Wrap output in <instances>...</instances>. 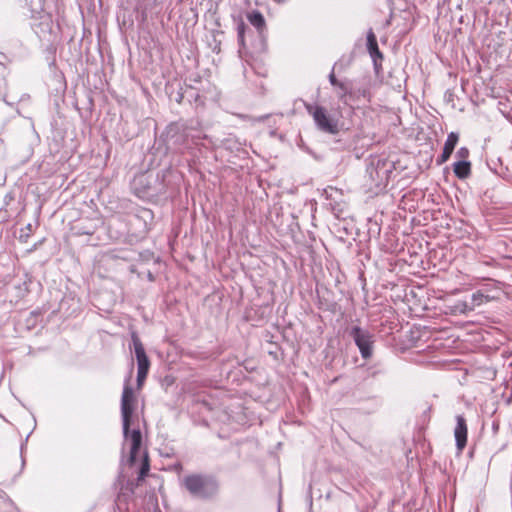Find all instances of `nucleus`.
Wrapping results in <instances>:
<instances>
[{
	"mask_svg": "<svg viewBox=\"0 0 512 512\" xmlns=\"http://www.w3.org/2000/svg\"><path fill=\"white\" fill-rule=\"evenodd\" d=\"M134 392L132 387L126 381L122 397H121V416H122V424H123V434L126 440L130 441V456L129 462L130 464H135L137 461V457L140 453L142 435L140 430H132L129 433L130 421L134 410Z\"/></svg>",
	"mask_w": 512,
	"mask_h": 512,
	"instance_id": "nucleus-1",
	"label": "nucleus"
},
{
	"mask_svg": "<svg viewBox=\"0 0 512 512\" xmlns=\"http://www.w3.org/2000/svg\"><path fill=\"white\" fill-rule=\"evenodd\" d=\"M184 485L195 497L209 498L216 494L218 484L215 480L198 475H190L184 478Z\"/></svg>",
	"mask_w": 512,
	"mask_h": 512,
	"instance_id": "nucleus-2",
	"label": "nucleus"
},
{
	"mask_svg": "<svg viewBox=\"0 0 512 512\" xmlns=\"http://www.w3.org/2000/svg\"><path fill=\"white\" fill-rule=\"evenodd\" d=\"M308 113L313 117L319 130L329 133H338V121L332 118L327 110L319 105H307Z\"/></svg>",
	"mask_w": 512,
	"mask_h": 512,
	"instance_id": "nucleus-3",
	"label": "nucleus"
},
{
	"mask_svg": "<svg viewBox=\"0 0 512 512\" xmlns=\"http://www.w3.org/2000/svg\"><path fill=\"white\" fill-rule=\"evenodd\" d=\"M367 173L370 181L368 184L369 190L374 189L380 191L387 186L391 170L387 167L385 162L378 161L376 165H370L367 168Z\"/></svg>",
	"mask_w": 512,
	"mask_h": 512,
	"instance_id": "nucleus-4",
	"label": "nucleus"
},
{
	"mask_svg": "<svg viewBox=\"0 0 512 512\" xmlns=\"http://www.w3.org/2000/svg\"><path fill=\"white\" fill-rule=\"evenodd\" d=\"M350 335L359 348L361 356L364 359L370 358L373 351V335L368 330H364L358 326L351 329Z\"/></svg>",
	"mask_w": 512,
	"mask_h": 512,
	"instance_id": "nucleus-5",
	"label": "nucleus"
},
{
	"mask_svg": "<svg viewBox=\"0 0 512 512\" xmlns=\"http://www.w3.org/2000/svg\"><path fill=\"white\" fill-rule=\"evenodd\" d=\"M131 338L137 359L138 370L148 372L150 367V361L146 355L144 346L135 332L131 334Z\"/></svg>",
	"mask_w": 512,
	"mask_h": 512,
	"instance_id": "nucleus-6",
	"label": "nucleus"
},
{
	"mask_svg": "<svg viewBox=\"0 0 512 512\" xmlns=\"http://www.w3.org/2000/svg\"><path fill=\"white\" fill-rule=\"evenodd\" d=\"M467 424L466 420L462 415L456 416V426L454 428V437L456 441V447L459 453L463 451L467 444Z\"/></svg>",
	"mask_w": 512,
	"mask_h": 512,
	"instance_id": "nucleus-7",
	"label": "nucleus"
},
{
	"mask_svg": "<svg viewBox=\"0 0 512 512\" xmlns=\"http://www.w3.org/2000/svg\"><path fill=\"white\" fill-rule=\"evenodd\" d=\"M337 89V96L339 100L346 105L350 104L351 98L357 96L356 93H354V88L351 80H341Z\"/></svg>",
	"mask_w": 512,
	"mask_h": 512,
	"instance_id": "nucleus-8",
	"label": "nucleus"
},
{
	"mask_svg": "<svg viewBox=\"0 0 512 512\" xmlns=\"http://www.w3.org/2000/svg\"><path fill=\"white\" fill-rule=\"evenodd\" d=\"M458 140L459 136L457 133L451 132L448 134L444 144L443 152L439 159L437 160L438 164H443L450 158L455 146L458 143Z\"/></svg>",
	"mask_w": 512,
	"mask_h": 512,
	"instance_id": "nucleus-9",
	"label": "nucleus"
},
{
	"mask_svg": "<svg viewBox=\"0 0 512 512\" xmlns=\"http://www.w3.org/2000/svg\"><path fill=\"white\" fill-rule=\"evenodd\" d=\"M247 20L249 23L254 26L260 34L263 33V31L266 28V22L264 19V16L257 10H254L252 12H249L247 14Z\"/></svg>",
	"mask_w": 512,
	"mask_h": 512,
	"instance_id": "nucleus-10",
	"label": "nucleus"
},
{
	"mask_svg": "<svg viewBox=\"0 0 512 512\" xmlns=\"http://www.w3.org/2000/svg\"><path fill=\"white\" fill-rule=\"evenodd\" d=\"M367 47L373 59L376 57L382 58V54L379 51L377 39L372 29L367 33Z\"/></svg>",
	"mask_w": 512,
	"mask_h": 512,
	"instance_id": "nucleus-11",
	"label": "nucleus"
},
{
	"mask_svg": "<svg viewBox=\"0 0 512 512\" xmlns=\"http://www.w3.org/2000/svg\"><path fill=\"white\" fill-rule=\"evenodd\" d=\"M470 167H471V165H470L469 161L461 160V161L454 163L453 170H454L455 175L458 178L464 179L469 176L470 171H471Z\"/></svg>",
	"mask_w": 512,
	"mask_h": 512,
	"instance_id": "nucleus-12",
	"label": "nucleus"
},
{
	"mask_svg": "<svg viewBox=\"0 0 512 512\" xmlns=\"http://www.w3.org/2000/svg\"><path fill=\"white\" fill-rule=\"evenodd\" d=\"M451 313L453 314H467L473 311V306L466 301H457L453 306L450 307Z\"/></svg>",
	"mask_w": 512,
	"mask_h": 512,
	"instance_id": "nucleus-13",
	"label": "nucleus"
},
{
	"mask_svg": "<svg viewBox=\"0 0 512 512\" xmlns=\"http://www.w3.org/2000/svg\"><path fill=\"white\" fill-rule=\"evenodd\" d=\"M490 300V297L488 295L483 294L481 291H477L472 294L471 296V303L470 305L473 306V310L484 304L487 303Z\"/></svg>",
	"mask_w": 512,
	"mask_h": 512,
	"instance_id": "nucleus-14",
	"label": "nucleus"
},
{
	"mask_svg": "<svg viewBox=\"0 0 512 512\" xmlns=\"http://www.w3.org/2000/svg\"><path fill=\"white\" fill-rule=\"evenodd\" d=\"M141 462H142V464H141V468L139 471L138 481L143 480L145 478V476L148 474L149 469H150L148 453L146 451H143V453L141 454Z\"/></svg>",
	"mask_w": 512,
	"mask_h": 512,
	"instance_id": "nucleus-15",
	"label": "nucleus"
},
{
	"mask_svg": "<svg viewBox=\"0 0 512 512\" xmlns=\"http://www.w3.org/2000/svg\"><path fill=\"white\" fill-rule=\"evenodd\" d=\"M354 93H356L357 96L351 98V102L358 101L361 98L367 99V100L370 99V92H369L368 88L363 87V88L354 89Z\"/></svg>",
	"mask_w": 512,
	"mask_h": 512,
	"instance_id": "nucleus-16",
	"label": "nucleus"
},
{
	"mask_svg": "<svg viewBox=\"0 0 512 512\" xmlns=\"http://www.w3.org/2000/svg\"><path fill=\"white\" fill-rule=\"evenodd\" d=\"M245 23L241 20L237 25L238 41L241 46H244Z\"/></svg>",
	"mask_w": 512,
	"mask_h": 512,
	"instance_id": "nucleus-17",
	"label": "nucleus"
},
{
	"mask_svg": "<svg viewBox=\"0 0 512 512\" xmlns=\"http://www.w3.org/2000/svg\"><path fill=\"white\" fill-rule=\"evenodd\" d=\"M31 233H32V224L29 223L26 225L25 229H22L21 234H20V240L26 242L27 239L30 237Z\"/></svg>",
	"mask_w": 512,
	"mask_h": 512,
	"instance_id": "nucleus-18",
	"label": "nucleus"
},
{
	"mask_svg": "<svg viewBox=\"0 0 512 512\" xmlns=\"http://www.w3.org/2000/svg\"><path fill=\"white\" fill-rule=\"evenodd\" d=\"M147 374L148 372L146 371H137V385H138V388H141L146 377H147Z\"/></svg>",
	"mask_w": 512,
	"mask_h": 512,
	"instance_id": "nucleus-19",
	"label": "nucleus"
},
{
	"mask_svg": "<svg viewBox=\"0 0 512 512\" xmlns=\"http://www.w3.org/2000/svg\"><path fill=\"white\" fill-rule=\"evenodd\" d=\"M329 82H330V84H331L333 87L337 88V87H338V85H339V83L341 82V80H338V79L336 78V76H335L334 72H331V73H330V75H329Z\"/></svg>",
	"mask_w": 512,
	"mask_h": 512,
	"instance_id": "nucleus-20",
	"label": "nucleus"
},
{
	"mask_svg": "<svg viewBox=\"0 0 512 512\" xmlns=\"http://www.w3.org/2000/svg\"><path fill=\"white\" fill-rule=\"evenodd\" d=\"M457 155L458 157L462 158L463 160L466 159L469 155V150L466 148V147H461L458 151H457Z\"/></svg>",
	"mask_w": 512,
	"mask_h": 512,
	"instance_id": "nucleus-21",
	"label": "nucleus"
},
{
	"mask_svg": "<svg viewBox=\"0 0 512 512\" xmlns=\"http://www.w3.org/2000/svg\"><path fill=\"white\" fill-rule=\"evenodd\" d=\"M23 467H24V460L20 459L17 470L14 473H12V476H11L12 480H14L21 473Z\"/></svg>",
	"mask_w": 512,
	"mask_h": 512,
	"instance_id": "nucleus-22",
	"label": "nucleus"
}]
</instances>
